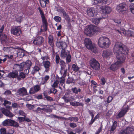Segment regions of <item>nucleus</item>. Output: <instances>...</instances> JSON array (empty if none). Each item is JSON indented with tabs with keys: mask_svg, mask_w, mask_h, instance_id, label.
I'll return each mask as SVG.
<instances>
[{
	"mask_svg": "<svg viewBox=\"0 0 134 134\" xmlns=\"http://www.w3.org/2000/svg\"><path fill=\"white\" fill-rule=\"evenodd\" d=\"M117 58L118 61L114 64H112L110 67V70L113 71H115L118 69L119 67V65L123 63L125 60L124 57L123 58H120L118 56L117 57Z\"/></svg>",
	"mask_w": 134,
	"mask_h": 134,
	"instance_id": "20e7f679",
	"label": "nucleus"
},
{
	"mask_svg": "<svg viewBox=\"0 0 134 134\" xmlns=\"http://www.w3.org/2000/svg\"><path fill=\"white\" fill-rule=\"evenodd\" d=\"M90 64L92 68L96 70H98L100 69L99 63L95 58H93L90 61Z\"/></svg>",
	"mask_w": 134,
	"mask_h": 134,
	"instance_id": "423d86ee",
	"label": "nucleus"
},
{
	"mask_svg": "<svg viewBox=\"0 0 134 134\" xmlns=\"http://www.w3.org/2000/svg\"><path fill=\"white\" fill-rule=\"evenodd\" d=\"M18 76V72H12L9 74L8 76L10 78H17Z\"/></svg>",
	"mask_w": 134,
	"mask_h": 134,
	"instance_id": "7c9ffc66",
	"label": "nucleus"
},
{
	"mask_svg": "<svg viewBox=\"0 0 134 134\" xmlns=\"http://www.w3.org/2000/svg\"><path fill=\"white\" fill-rule=\"evenodd\" d=\"M116 9L120 13H123L128 10L127 6L125 3H122L117 5Z\"/></svg>",
	"mask_w": 134,
	"mask_h": 134,
	"instance_id": "39448f33",
	"label": "nucleus"
},
{
	"mask_svg": "<svg viewBox=\"0 0 134 134\" xmlns=\"http://www.w3.org/2000/svg\"><path fill=\"white\" fill-rule=\"evenodd\" d=\"M24 64L23 63H21L20 64H15L13 67L14 70L16 71H20L23 70Z\"/></svg>",
	"mask_w": 134,
	"mask_h": 134,
	"instance_id": "4468645a",
	"label": "nucleus"
},
{
	"mask_svg": "<svg viewBox=\"0 0 134 134\" xmlns=\"http://www.w3.org/2000/svg\"><path fill=\"white\" fill-rule=\"evenodd\" d=\"M70 126L72 128H74L77 127V125L76 123H71L69 124Z\"/></svg>",
	"mask_w": 134,
	"mask_h": 134,
	"instance_id": "0e129e2a",
	"label": "nucleus"
},
{
	"mask_svg": "<svg viewBox=\"0 0 134 134\" xmlns=\"http://www.w3.org/2000/svg\"><path fill=\"white\" fill-rule=\"evenodd\" d=\"M60 80L59 81L60 83H64L65 82L64 77L63 76L61 77L60 78Z\"/></svg>",
	"mask_w": 134,
	"mask_h": 134,
	"instance_id": "774afa93",
	"label": "nucleus"
},
{
	"mask_svg": "<svg viewBox=\"0 0 134 134\" xmlns=\"http://www.w3.org/2000/svg\"><path fill=\"white\" fill-rule=\"evenodd\" d=\"M54 20L57 22H59L62 20L61 18L58 16H55L54 18Z\"/></svg>",
	"mask_w": 134,
	"mask_h": 134,
	"instance_id": "37998d69",
	"label": "nucleus"
},
{
	"mask_svg": "<svg viewBox=\"0 0 134 134\" xmlns=\"http://www.w3.org/2000/svg\"><path fill=\"white\" fill-rule=\"evenodd\" d=\"M72 68L73 70L76 72L78 71L80 69V68L77 66L76 64H73L72 65Z\"/></svg>",
	"mask_w": 134,
	"mask_h": 134,
	"instance_id": "c9c22d12",
	"label": "nucleus"
},
{
	"mask_svg": "<svg viewBox=\"0 0 134 134\" xmlns=\"http://www.w3.org/2000/svg\"><path fill=\"white\" fill-rule=\"evenodd\" d=\"M114 51L116 57L117 56L121 58L124 57L125 59L126 55L127 54L129 50L126 46H123L122 43L118 42L115 43L114 46Z\"/></svg>",
	"mask_w": 134,
	"mask_h": 134,
	"instance_id": "f257e3e1",
	"label": "nucleus"
},
{
	"mask_svg": "<svg viewBox=\"0 0 134 134\" xmlns=\"http://www.w3.org/2000/svg\"><path fill=\"white\" fill-rule=\"evenodd\" d=\"M12 102L10 101L4 100V103L3 104V105L4 106H5L7 104L10 105Z\"/></svg>",
	"mask_w": 134,
	"mask_h": 134,
	"instance_id": "603ef678",
	"label": "nucleus"
},
{
	"mask_svg": "<svg viewBox=\"0 0 134 134\" xmlns=\"http://www.w3.org/2000/svg\"><path fill=\"white\" fill-rule=\"evenodd\" d=\"M24 116V117H18V121H19V122H23L25 120V118Z\"/></svg>",
	"mask_w": 134,
	"mask_h": 134,
	"instance_id": "5fc2aeb1",
	"label": "nucleus"
},
{
	"mask_svg": "<svg viewBox=\"0 0 134 134\" xmlns=\"http://www.w3.org/2000/svg\"><path fill=\"white\" fill-rule=\"evenodd\" d=\"M88 112L89 114L91 116L92 119H93L94 117V114H93V112L95 111L93 110H90L88 109Z\"/></svg>",
	"mask_w": 134,
	"mask_h": 134,
	"instance_id": "09e8293b",
	"label": "nucleus"
},
{
	"mask_svg": "<svg viewBox=\"0 0 134 134\" xmlns=\"http://www.w3.org/2000/svg\"><path fill=\"white\" fill-rule=\"evenodd\" d=\"M53 116L54 118H55L62 119V118H63L65 120H67V118H64L63 117H60L58 116H57L56 115L53 114Z\"/></svg>",
	"mask_w": 134,
	"mask_h": 134,
	"instance_id": "864d4df0",
	"label": "nucleus"
},
{
	"mask_svg": "<svg viewBox=\"0 0 134 134\" xmlns=\"http://www.w3.org/2000/svg\"><path fill=\"white\" fill-rule=\"evenodd\" d=\"M11 34H18L19 32L22 33V31L20 27L15 26L11 28Z\"/></svg>",
	"mask_w": 134,
	"mask_h": 134,
	"instance_id": "a211bd4d",
	"label": "nucleus"
},
{
	"mask_svg": "<svg viewBox=\"0 0 134 134\" xmlns=\"http://www.w3.org/2000/svg\"><path fill=\"white\" fill-rule=\"evenodd\" d=\"M111 43L110 40L107 37H101L98 40V44L99 47L106 49L108 48Z\"/></svg>",
	"mask_w": 134,
	"mask_h": 134,
	"instance_id": "f03ea898",
	"label": "nucleus"
},
{
	"mask_svg": "<svg viewBox=\"0 0 134 134\" xmlns=\"http://www.w3.org/2000/svg\"><path fill=\"white\" fill-rule=\"evenodd\" d=\"M95 26L90 25L86 27L84 34H92V32L94 31Z\"/></svg>",
	"mask_w": 134,
	"mask_h": 134,
	"instance_id": "ddd939ff",
	"label": "nucleus"
},
{
	"mask_svg": "<svg viewBox=\"0 0 134 134\" xmlns=\"http://www.w3.org/2000/svg\"><path fill=\"white\" fill-rule=\"evenodd\" d=\"M2 125L4 126H7L9 125V119H7L4 120L2 122Z\"/></svg>",
	"mask_w": 134,
	"mask_h": 134,
	"instance_id": "de8ad7c7",
	"label": "nucleus"
},
{
	"mask_svg": "<svg viewBox=\"0 0 134 134\" xmlns=\"http://www.w3.org/2000/svg\"><path fill=\"white\" fill-rule=\"evenodd\" d=\"M59 83V81L57 80H56L54 82L52 85V86L53 87L55 88L58 86Z\"/></svg>",
	"mask_w": 134,
	"mask_h": 134,
	"instance_id": "4d7b16f0",
	"label": "nucleus"
},
{
	"mask_svg": "<svg viewBox=\"0 0 134 134\" xmlns=\"http://www.w3.org/2000/svg\"><path fill=\"white\" fill-rule=\"evenodd\" d=\"M60 58L58 55H57L55 56V62L57 64H59L60 62Z\"/></svg>",
	"mask_w": 134,
	"mask_h": 134,
	"instance_id": "6e6d98bb",
	"label": "nucleus"
},
{
	"mask_svg": "<svg viewBox=\"0 0 134 134\" xmlns=\"http://www.w3.org/2000/svg\"><path fill=\"white\" fill-rule=\"evenodd\" d=\"M26 75L23 72H20L19 75L17 77V79L19 80H21V79H24L25 78Z\"/></svg>",
	"mask_w": 134,
	"mask_h": 134,
	"instance_id": "2f4dec72",
	"label": "nucleus"
},
{
	"mask_svg": "<svg viewBox=\"0 0 134 134\" xmlns=\"http://www.w3.org/2000/svg\"><path fill=\"white\" fill-rule=\"evenodd\" d=\"M16 48L18 49L17 51V54L18 56L21 58L23 57L25 55V51L19 47L17 48Z\"/></svg>",
	"mask_w": 134,
	"mask_h": 134,
	"instance_id": "412c9836",
	"label": "nucleus"
},
{
	"mask_svg": "<svg viewBox=\"0 0 134 134\" xmlns=\"http://www.w3.org/2000/svg\"><path fill=\"white\" fill-rule=\"evenodd\" d=\"M85 44L86 48L88 49L92 45V41L90 39L86 38L85 40Z\"/></svg>",
	"mask_w": 134,
	"mask_h": 134,
	"instance_id": "5701e85b",
	"label": "nucleus"
},
{
	"mask_svg": "<svg viewBox=\"0 0 134 134\" xmlns=\"http://www.w3.org/2000/svg\"><path fill=\"white\" fill-rule=\"evenodd\" d=\"M130 9L131 12L134 14V3H132L130 5Z\"/></svg>",
	"mask_w": 134,
	"mask_h": 134,
	"instance_id": "3c124183",
	"label": "nucleus"
},
{
	"mask_svg": "<svg viewBox=\"0 0 134 134\" xmlns=\"http://www.w3.org/2000/svg\"><path fill=\"white\" fill-rule=\"evenodd\" d=\"M59 64L60 66L61 70H63L65 68L66 66V63L64 60H60Z\"/></svg>",
	"mask_w": 134,
	"mask_h": 134,
	"instance_id": "473e14b6",
	"label": "nucleus"
},
{
	"mask_svg": "<svg viewBox=\"0 0 134 134\" xmlns=\"http://www.w3.org/2000/svg\"><path fill=\"white\" fill-rule=\"evenodd\" d=\"M66 58V62L67 64H68L71 61V58L70 53H69Z\"/></svg>",
	"mask_w": 134,
	"mask_h": 134,
	"instance_id": "4c0bfd02",
	"label": "nucleus"
},
{
	"mask_svg": "<svg viewBox=\"0 0 134 134\" xmlns=\"http://www.w3.org/2000/svg\"><path fill=\"white\" fill-rule=\"evenodd\" d=\"M43 108H41L39 107H38L35 110V111L36 112L41 113H43Z\"/></svg>",
	"mask_w": 134,
	"mask_h": 134,
	"instance_id": "49530a36",
	"label": "nucleus"
},
{
	"mask_svg": "<svg viewBox=\"0 0 134 134\" xmlns=\"http://www.w3.org/2000/svg\"><path fill=\"white\" fill-rule=\"evenodd\" d=\"M56 46L59 47L60 48L62 49V50H65L66 49L67 45L65 43L58 42L57 43Z\"/></svg>",
	"mask_w": 134,
	"mask_h": 134,
	"instance_id": "b1692460",
	"label": "nucleus"
},
{
	"mask_svg": "<svg viewBox=\"0 0 134 134\" xmlns=\"http://www.w3.org/2000/svg\"><path fill=\"white\" fill-rule=\"evenodd\" d=\"M20 115H22L26 117V114L22 110H20L19 112Z\"/></svg>",
	"mask_w": 134,
	"mask_h": 134,
	"instance_id": "69168bd1",
	"label": "nucleus"
},
{
	"mask_svg": "<svg viewBox=\"0 0 134 134\" xmlns=\"http://www.w3.org/2000/svg\"><path fill=\"white\" fill-rule=\"evenodd\" d=\"M72 102H70V104L73 106H81L83 107V104L81 103L76 101Z\"/></svg>",
	"mask_w": 134,
	"mask_h": 134,
	"instance_id": "c85d7f7f",
	"label": "nucleus"
},
{
	"mask_svg": "<svg viewBox=\"0 0 134 134\" xmlns=\"http://www.w3.org/2000/svg\"><path fill=\"white\" fill-rule=\"evenodd\" d=\"M57 92V90L55 89V88H51L50 90L48 92V93L49 94H50L51 93L53 94H55Z\"/></svg>",
	"mask_w": 134,
	"mask_h": 134,
	"instance_id": "e433bc0d",
	"label": "nucleus"
},
{
	"mask_svg": "<svg viewBox=\"0 0 134 134\" xmlns=\"http://www.w3.org/2000/svg\"><path fill=\"white\" fill-rule=\"evenodd\" d=\"M34 90L36 92H38L40 90V87L39 85H36L34 87Z\"/></svg>",
	"mask_w": 134,
	"mask_h": 134,
	"instance_id": "13d9d810",
	"label": "nucleus"
},
{
	"mask_svg": "<svg viewBox=\"0 0 134 134\" xmlns=\"http://www.w3.org/2000/svg\"><path fill=\"white\" fill-rule=\"evenodd\" d=\"M43 65L45 69V71L48 72L49 70V67L51 65V63L49 60H46L43 61L42 62Z\"/></svg>",
	"mask_w": 134,
	"mask_h": 134,
	"instance_id": "6ab92c4d",
	"label": "nucleus"
},
{
	"mask_svg": "<svg viewBox=\"0 0 134 134\" xmlns=\"http://www.w3.org/2000/svg\"><path fill=\"white\" fill-rule=\"evenodd\" d=\"M62 98L64 100L65 102L66 103L69 102L70 103L71 101H72L75 100L74 97L72 96L69 92H66Z\"/></svg>",
	"mask_w": 134,
	"mask_h": 134,
	"instance_id": "0eeeda50",
	"label": "nucleus"
},
{
	"mask_svg": "<svg viewBox=\"0 0 134 134\" xmlns=\"http://www.w3.org/2000/svg\"><path fill=\"white\" fill-rule=\"evenodd\" d=\"M113 99V97L111 96H109L108 97L107 101V103H110Z\"/></svg>",
	"mask_w": 134,
	"mask_h": 134,
	"instance_id": "680f3d73",
	"label": "nucleus"
},
{
	"mask_svg": "<svg viewBox=\"0 0 134 134\" xmlns=\"http://www.w3.org/2000/svg\"><path fill=\"white\" fill-rule=\"evenodd\" d=\"M41 69L40 67L37 66H35L33 68L31 72L32 74L34 75L37 72Z\"/></svg>",
	"mask_w": 134,
	"mask_h": 134,
	"instance_id": "c756f323",
	"label": "nucleus"
},
{
	"mask_svg": "<svg viewBox=\"0 0 134 134\" xmlns=\"http://www.w3.org/2000/svg\"><path fill=\"white\" fill-rule=\"evenodd\" d=\"M45 98H46V99L48 101L51 102L53 101V98L50 97L49 96L46 97Z\"/></svg>",
	"mask_w": 134,
	"mask_h": 134,
	"instance_id": "e2e57ef3",
	"label": "nucleus"
},
{
	"mask_svg": "<svg viewBox=\"0 0 134 134\" xmlns=\"http://www.w3.org/2000/svg\"><path fill=\"white\" fill-rule=\"evenodd\" d=\"M48 42L49 45L51 46L52 50L53 52H54V49L53 47L54 43L53 41V37L51 35H49V36Z\"/></svg>",
	"mask_w": 134,
	"mask_h": 134,
	"instance_id": "393cba45",
	"label": "nucleus"
},
{
	"mask_svg": "<svg viewBox=\"0 0 134 134\" xmlns=\"http://www.w3.org/2000/svg\"><path fill=\"white\" fill-rule=\"evenodd\" d=\"M102 12L105 14H109L111 11V8L107 6H102L100 7Z\"/></svg>",
	"mask_w": 134,
	"mask_h": 134,
	"instance_id": "dca6fc26",
	"label": "nucleus"
},
{
	"mask_svg": "<svg viewBox=\"0 0 134 134\" xmlns=\"http://www.w3.org/2000/svg\"><path fill=\"white\" fill-rule=\"evenodd\" d=\"M44 39L42 37L38 36L35 38L33 41V43L35 45H41L44 42Z\"/></svg>",
	"mask_w": 134,
	"mask_h": 134,
	"instance_id": "9b49d317",
	"label": "nucleus"
},
{
	"mask_svg": "<svg viewBox=\"0 0 134 134\" xmlns=\"http://www.w3.org/2000/svg\"><path fill=\"white\" fill-rule=\"evenodd\" d=\"M101 18H96L94 19L93 20V23L96 25H98L99 23L100 20L101 19Z\"/></svg>",
	"mask_w": 134,
	"mask_h": 134,
	"instance_id": "58836bf2",
	"label": "nucleus"
},
{
	"mask_svg": "<svg viewBox=\"0 0 134 134\" xmlns=\"http://www.w3.org/2000/svg\"><path fill=\"white\" fill-rule=\"evenodd\" d=\"M57 11L63 14L64 18L66 20H67L68 21H70L71 20L70 18L64 8L61 7L59 9H57Z\"/></svg>",
	"mask_w": 134,
	"mask_h": 134,
	"instance_id": "9d476101",
	"label": "nucleus"
},
{
	"mask_svg": "<svg viewBox=\"0 0 134 134\" xmlns=\"http://www.w3.org/2000/svg\"><path fill=\"white\" fill-rule=\"evenodd\" d=\"M69 53H70V51H67L66 52L65 50H62L61 51L60 56L62 58L64 59L66 58Z\"/></svg>",
	"mask_w": 134,
	"mask_h": 134,
	"instance_id": "bb28decb",
	"label": "nucleus"
},
{
	"mask_svg": "<svg viewBox=\"0 0 134 134\" xmlns=\"http://www.w3.org/2000/svg\"><path fill=\"white\" fill-rule=\"evenodd\" d=\"M113 54L112 51L110 49H107L104 51L102 54V56L104 58L111 57Z\"/></svg>",
	"mask_w": 134,
	"mask_h": 134,
	"instance_id": "f8f14e48",
	"label": "nucleus"
},
{
	"mask_svg": "<svg viewBox=\"0 0 134 134\" xmlns=\"http://www.w3.org/2000/svg\"><path fill=\"white\" fill-rule=\"evenodd\" d=\"M1 112H0V118H1L3 117V114L7 116L10 118L14 116L13 114L9 110L4 108L1 110Z\"/></svg>",
	"mask_w": 134,
	"mask_h": 134,
	"instance_id": "1a4fd4ad",
	"label": "nucleus"
},
{
	"mask_svg": "<svg viewBox=\"0 0 134 134\" xmlns=\"http://www.w3.org/2000/svg\"><path fill=\"white\" fill-rule=\"evenodd\" d=\"M74 82L75 80L74 79L72 78L68 77L66 81V83L68 84L74 83Z\"/></svg>",
	"mask_w": 134,
	"mask_h": 134,
	"instance_id": "79ce46f5",
	"label": "nucleus"
},
{
	"mask_svg": "<svg viewBox=\"0 0 134 134\" xmlns=\"http://www.w3.org/2000/svg\"><path fill=\"white\" fill-rule=\"evenodd\" d=\"M72 90L74 93L76 94H78V92H81V91L80 88H78L77 90V88L76 87H75L74 88H72Z\"/></svg>",
	"mask_w": 134,
	"mask_h": 134,
	"instance_id": "a19ab883",
	"label": "nucleus"
},
{
	"mask_svg": "<svg viewBox=\"0 0 134 134\" xmlns=\"http://www.w3.org/2000/svg\"><path fill=\"white\" fill-rule=\"evenodd\" d=\"M43 111L46 113H51L52 112V110L50 108H43Z\"/></svg>",
	"mask_w": 134,
	"mask_h": 134,
	"instance_id": "bf43d9fd",
	"label": "nucleus"
},
{
	"mask_svg": "<svg viewBox=\"0 0 134 134\" xmlns=\"http://www.w3.org/2000/svg\"><path fill=\"white\" fill-rule=\"evenodd\" d=\"M95 8L94 7H88L87 10V15L90 17L94 16L96 12Z\"/></svg>",
	"mask_w": 134,
	"mask_h": 134,
	"instance_id": "2eb2a0df",
	"label": "nucleus"
},
{
	"mask_svg": "<svg viewBox=\"0 0 134 134\" xmlns=\"http://www.w3.org/2000/svg\"><path fill=\"white\" fill-rule=\"evenodd\" d=\"M92 4L94 5H96L99 3H103L106 4L107 3L108 0H92Z\"/></svg>",
	"mask_w": 134,
	"mask_h": 134,
	"instance_id": "cd10ccee",
	"label": "nucleus"
},
{
	"mask_svg": "<svg viewBox=\"0 0 134 134\" xmlns=\"http://www.w3.org/2000/svg\"><path fill=\"white\" fill-rule=\"evenodd\" d=\"M118 123L116 121H113V124L110 128V133H114L117 127Z\"/></svg>",
	"mask_w": 134,
	"mask_h": 134,
	"instance_id": "aec40b11",
	"label": "nucleus"
},
{
	"mask_svg": "<svg viewBox=\"0 0 134 134\" xmlns=\"http://www.w3.org/2000/svg\"><path fill=\"white\" fill-rule=\"evenodd\" d=\"M50 77L49 75H46L43 78V81L42 82V84L44 85L47 82V81L49 79Z\"/></svg>",
	"mask_w": 134,
	"mask_h": 134,
	"instance_id": "ea45409f",
	"label": "nucleus"
},
{
	"mask_svg": "<svg viewBox=\"0 0 134 134\" xmlns=\"http://www.w3.org/2000/svg\"><path fill=\"white\" fill-rule=\"evenodd\" d=\"M18 92V94L20 96H25L27 94V93L26 89L24 87L19 89Z\"/></svg>",
	"mask_w": 134,
	"mask_h": 134,
	"instance_id": "4be33fe9",
	"label": "nucleus"
},
{
	"mask_svg": "<svg viewBox=\"0 0 134 134\" xmlns=\"http://www.w3.org/2000/svg\"><path fill=\"white\" fill-rule=\"evenodd\" d=\"M14 121L11 119H9V125L13 126Z\"/></svg>",
	"mask_w": 134,
	"mask_h": 134,
	"instance_id": "338daca9",
	"label": "nucleus"
},
{
	"mask_svg": "<svg viewBox=\"0 0 134 134\" xmlns=\"http://www.w3.org/2000/svg\"><path fill=\"white\" fill-rule=\"evenodd\" d=\"M36 92L34 88L33 87H31L30 88L29 90V93L30 94H34Z\"/></svg>",
	"mask_w": 134,
	"mask_h": 134,
	"instance_id": "052dcab7",
	"label": "nucleus"
},
{
	"mask_svg": "<svg viewBox=\"0 0 134 134\" xmlns=\"http://www.w3.org/2000/svg\"><path fill=\"white\" fill-rule=\"evenodd\" d=\"M40 3L41 6L43 8H45L46 5L45 2L44 0H40Z\"/></svg>",
	"mask_w": 134,
	"mask_h": 134,
	"instance_id": "a18cd8bd",
	"label": "nucleus"
},
{
	"mask_svg": "<svg viewBox=\"0 0 134 134\" xmlns=\"http://www.w3.org/2000/svg\"><path fill=\"white\" fill-rule=\"evenodd\" d=\"M88 49L91 50L92 52L95 53H96L98 52L97 48L93 45L90 48H89Z\"/></svg>",
	"mask_w": 134,
	"mask_h": 134,
	"instance_id": "f704fd0d",
	"label": "nucleus"
},
{
	"mask_svg": "<svg viewBox=\"0 0 134 134\" xmlns=\"http://www.w3.org/2000/svg\"><path fill=\"white\" fill-rule=\"evenodd\" d=\"M41 59L43 61H45L46 60H48V59H49V57L47 55L44 56H42Z\"/></svg>",
	"mask_w": 134,
	"mask_h": 134,
	"instance_id": "c03bdc74",
	"label": "nucleus"
},
{
	"mask_svg": "<svg viewBox=\"0 0 134 134\" xmlns=\"http://www.w3.org/2000/svg\"><path fill=\"white\" fill-rule=\"evenodd\" d=\"M22 63H23L24 64V68H26V71L28 70V72L26 73H29V70L30 69V68L32 65V64L31 61L30 60H27L25 62H23Z\"/></svg>",
	"mask_w": 134,
	"mask_h": 134,
	"instance_id": "f3484780",
	"label": "nucleus"
},
{
	"mask_svg": "<svg viewBox=\"0 0 134 134\" xmlns=\"http://www.w3.org/2000/svg\"><path fill=\"white\" fill-rule=\"evenodd\" d=\"M6 129L4 127L1 128L0 130V134H6Z\"/></svg>",
	"mask_w": 134,
	"mask_h": 134,
	"instance_id": "8fccbe9b",
	"label": "nucleus"
},
{
	"mask_svg": "<svg viewBox=\"0 0 134 134\" xmlns=\"http://www.w3.org/2000/svg\"><path fill=\"white\" fill-rule=\"evenodd\" d=\"M133 130L132 128L131 127H128L125 129L121 130L119 134H129Z\"/></svg>",
	"mask_w": 134,
	"mask_h": 134,
	"instance_id": "a878e982",
	"label": "nucleus"
},
{
	"mask_svg": "<svg viewBox=\"0 0 134 134\" xmlns=\"http://www.w3.org/2000/svg\"><path fill=\"white\" fill-rule=\"evenodd\" d=\"M0 39L4 41H7V37L5 34H0Z\"/></svg>",
	"mask_w": 134,
	"mask_h": 134,
	"instance_id": "72a5a7b5",
	"label": "nucleus"
},
{
	"mask_svg": "<svg viewBox=\"0 0 134 134\" xmlns=\"http://www.w3.org/2000/svg\"><path fill=\"white\" fill-rule=\"evenodd\" d=\"M129 109V107L128 105H124L122 109L118 113L116 116V118H121L125 115Z\"/></svg>",
	"mask_w": 134,
	"mask_h": 134,
	"instance_id": "6e6552de",
	"label": "nucleus"
},
{
	"mask_svg": "<svg viewBox=\"0 0 134 134\" xmlns=\"http://www.w3.org/2000/svg\"><path fill=\"white\" fill-rule=\"evenodd\" d=\"M38 9L40 12L41 17L43 23V29L41 28L40 29V31L41 32L44 31L46 32L47 30L48 25V24L47 20L45 17L44 13L41 10L40 7H39L38 8Z\"/></svg>",
	"mask_w": 134,
	"mask_h": 134,
	"instance_id": "7ed1b4c3",
	"label": "nucleus"
}]
</instances>
